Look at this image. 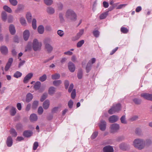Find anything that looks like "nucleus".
<instances>
[{"label":"nucleus","mask_w":152,"mask_h":152,"mask_svg":"<svg viewBox=\"0 0 152 152\" xmlns=\"http://www.w3.org/2000/svg\"><path fill=\"white\" fill-rule=\"evenodd\" d=\"M145 145V141L140 138H137L134 140L133 142V145L135 148L141 150L143 149Z\"/></svg>","instance_id":"1"},{"label":"nucleus","mask_w":152,"mask_h":152,"mask_svg":"<svg viewBox=\"0 0 152 152\" xmlns=\"http://www.w3.org/2000/svg\"><path fill=\"white\" fill-rule=\"evenodd\" d=\"M65 17L68 20L72 21H75L77 19V16L76 13L72 10L68 9L65 13Z\"/></svg>","instance_id":"2"},{"label":"nucleus","mask_w":152,"mask_h":152,"mask_svg":"<svg viewBox=\"0 0 152 152\" xmlns=\"http://www.w3.org/2000/svg\"><path fill=\"white\" fill-rule=\"evenodd\" d=\"M42 46V43L39 42L37 39H35L33 40L32 43V48L34 51L39 50Z\"/></svg>","instance_id":"3"},{"label":"nucleus","mask_w":152,"mask_h":152,"mask_svg":"<svg viewBox=\"0 0 152 152\" xmlns=\"http://www.w3.org/2000/svg\"><path fill=\"white\" fill-rule=\"evenodd\" d=\"M110 131L112 133H115L118 131L120 129L119 125L117 124H113L110 126Z\"/></svg>","instance_id":"4"},{"label":"nucleus","mask_w":152,"mask_h":152,"mask_svg":"<svg viewBox=\"0 0 152 152\" xmlns=\"http://www.w3.org/2000/svg\"><path fill=\"white\" fill-rule=\"evenodd\" d=\"M41 83L39 81L37 82L35 84L34 87L36 90H39V92H42L45 90V87H41Z\"/></svg>","instance_id":"5"},{"label":"nucleus","mask_w":152,"mask_h":152,"mask_svg":"<svg viewBox=\"0 0 152 152\" xmlns=\"http://www.w3.org/2000/svg\"><path fill=\"white\" fill-rule=\"evenodd\" d=\"M99 126L100 129L101 131H104L106 129V123L104 120H101L99 124Z\"/></svg>","instance_id":"6"},{"label":"nucleus","mask_w":152,"mask_h":152,"mask_svg":"<svg viewBox=\"0 0 152 152\" xmlns=\"http://www.w3.org/2000/svg\"><path fill=\"white\" fill-rule=\"evenodd\" d=\"M141 96L147 100L152 101V94L149 93H143L141 94Z\"/></svg>","instance_id":"7"},{"label":"nucleus","mask_w":152,"mask_h":152,"mask_svg":"<svg viewBox=\"0 0 152 152\" xmlns=\"http://www.w3.org/2000/svg\"><path fill=\"white\" fill-rule=\"evenodd\" d=\"M118 3H115L114 4V7H110L109 8V11H111L113 10L114 7H116V9H121L122 8L124 7L126 5V4H121L118 5Z\"/></svg>","instance_id":"8"},{"label":"nucleus","mask_w":152,"mask_h":152,"mask_svg":"<svg viewBox=\"0 0 152 152\" xmlns=\"http://www.w3.org/2000/svg\"><path fill=\"white\" fill-rule=\"evenodd\" d=\"M119 117L115 115L110 116L108 119L110 123H113L117 121L118 120Z\"/></svg>","instance_id":"9"},{"label":"nucleus","mask_w":152,"mask_h":152,"mask_svg":"<svg viewBox=\"0 0 152 152\" xmlns=\"http://www.w3.org/2000/svg\"><path fill=\"white\" fill-rule=\"evenodd\" d=\"M13 140L12 137L10 136H8L7 139L6 143L7 146L8 147H11L12 145Z\"/></svg>","instance_id":"10"},{"label":"nucleus","mask_w":152,"mask_h":152,"mask_svg":"<svg viewBox=\"0 0 152 152\" xmlns=\"http://www.w3.org/2000/svg\"><path fill=\"white\" fill-rule=\"evenodd\" d=\"M33 76V74L32 73H30L28 74L24 78L23 82L25 83H27L29 80L32 78Z\"/></svg>","instance_id":"11"},{"label":"nucleus","mask_w":152,"mask_h":152,"mask_svg":"<svg viewBox=\"0 0 152 152\" xmlns=\"http://www.w3.org/2000/svg\"><path fill=\"white\" fill-rule=\"evenodd\" d=\"M84 32V30L83 29L80 30L77 35L72 38V40L74 41L78 39L83 34Z\"/></svg>","instance_id":"12"},{"label":"nucleus","mask_w":152,"mask_h":152,"mask_svg":"<svg viewBox=\"0 0 152 152\" xmlns=\"http://www.w3.org/2000/svg\"><path fill=\"white\" fill-rule=\"evenodd\" d=\"M13 59L12 58H10L9 59L8 61L6 64L4 68V69L6 71H7L9 70L11 66V65L13 62Z\"/></svg>","instance_id":"13"},{"label":"nucleus","mask_w":152,"mask_h":152,"mask_svg":"<svg viewBox=\"0 0 152 152\" xmlns=\"http://www.w3.org/2000/svg\"><path fill=\"white\" fill-rule=\"evenodd\" d=\"M68 67L69 71L71 72H73L75 71V64L71 62H69L68 63Z\"/></svg>","instance_id":"14"},{"label":"nucleus","mask_w":152,"mask_h":152,"mask_svg":"<svg viewBox=\"0 0 152 152\" xmlns=\"http://www.w3.org/2000/svg\"><path fill=\"white\" fill-rule=\"evenodd\" d=\"M103 151L104 152H113V147L110 145L104 147L103 148Z\"/></svg>","instance_id":"15"},{"label":"nucleus","mask_w":152,"mask_h":152,"mask_svg":"<svg viewBox=\"0 0 152 152\" xmlns=\"http://www.w3.org/2000/svg\"><path fill=\"white\" fill-rule=\"evenodd\" d=\"M50 105V102L48 99L45 100L43 103L42 106L45 110L48 109Z\"/></svg>","instance_id":"16"},{"label":"nucleus","mask_w":152,"mask_h":152,"mask_svg":"<svg viewBox=\"0 0 152 152\" xmlns=\"http://www.w3.org/2000/svg\"><path fill=\"white\" fill-rule=\"evenodd\" d=\"M30 36V32L28 30H25L23 33V37L25 41L28 40Z\"/></svg>","instance_id":"17"},{"label":"nucleus","mask_w":152,"mask_h":152,"mask_svg":"<svg viewBox=\"0 0 152 152\" xmlns=\"http://www.w3.org/2000/svg\"><path fill=\"white\" fill-rule=\"evenodd\" d=\"M45 47L48 53H51L53 50V47L49 44L46 43L45 45Z\"/></svg>","instance_id":"18"},{"label":"nucleus","mask_w":152,"mask_h":152,"mask_svg":"<svg viewBox=\"0 0 152 152\" xmlns=\"http://www.w3.org/2000/svg\"><path fill=\"white\" fill-rule=\"evenodd\" d=\"M26 18L28 23H31L32 20V16L31 13L29 12H27L26 15Z\"/></svg>","instance_id":"19"},{"label":"nucleus","mask_w":152,"mask_h":152,"mask_svg":"<svg viewBox=\"0 0 152 152\" xmlns=\"http://www.w3.org/2000/svg\"><path fill=\"white\" fill-rule=\"evenodd\" d=\"M9 30L11 34L14 35L15 34L16 31L15 27L13 24H10V25Z\"/></svg>","instance_id":"20"},{"label":"nucleus","mask_w":152,"mask_h":152,"mask_svg":"<svg viewBox=\"0 0 152 152\" xmlns=\"http://www.w3.org/2000/svg\"><path fill=\"white\" fill-rule=\"evenodd\" d=\"M32 132L30 131H25L23 133V136L26 137H30L32 135Z\"/></svg>","instance_id":"21"},{"label":"nucleus","mask_w":152,"mask_h":152,"mask_svg":"<svg viewBox=\"0 0 152 152\" xmlns=\"http://www.w3.org/2000/svg\"><path fill=\"white\" fill-rule=\"evenodd\" d=\"M119 107L118 106V108L116 109H114V107L113 106L112 107L108 110V113L110 114H112L115 112H118L119 111Z\"/></svg>","instance_id":"22"},{"label":"nucleus","mask_w":152,"mask_h":152,"mask_svg":"<svg viewBox=\"0 0 152 152\" xmlns=\"http://www.w3.org/2000/svg\"><path fill=\"white\" fill-rule=\"evenodd\" d=\"M0 50L2 54H6L8 53V49L5 46H3L1 47Z\"/></svg>","instance_id":"23"},{"label":"nucleus","mask_w":152,"mask_h":152,"mask_svg":"<svg viewBox=\"0 0 152 152\" xmlns=\"http://www.w3.org/2000/svg\"><path fill=\"white\" fill-rule=\"evenodd\" d=\"M33 98L32 94L30 93H29L27 94L26 96V101L27 102H29L31 101Z\"/></svg>","instance_id":"24"},{"label":"nucleus","mask_w":152,"mask_h":152,"mask_svg":"<svg viewBox=\"0 0 152 152\" xmlns=\"http://www.w3.org/2000/svg\"><path fill=\"white\" fill-rule=\"evenodd\" d=\"M47 12L49 14L52 15L54 13L55 10L52 7H49L47 8Z\"/></svg>","instance_id":"25"},{"label":"nucleus","mask_w":152,"mask_h":152,"mask_svg":"<svg viewBox=\"0 0 152 152\" xmlns=\"http://www.w3.org/2000/svg\"><path fill=\"white\" fill-rule=\"evenodd\" d=\"M30 119L31 121H35L37 120V116L36 114L33 113L30 115Z\"/></svg>","instance_id":"26"},{"label":"nucleus","mask_w":152,"mask_h":152,"mask_svg":"<svg viewBox=\"0 0 152 152\" xmlns=\"http://www.w3.org/2000/svg\"><path fill=\"white\" fill-rule=\"evenodd\" d=\"M37 30L39 34H42L44 31V27L42 25L39 26L37 28Z\"/></svg>","instance_id":"27"},{"label":"nucleus","mask_w":152,"mask_h":152,"mask_svg":"<svg viewBox=\"0 0 152 152\" xmlns=\"http://www.w3.org/2000/svg\"><path fill=\"white\" fill-rule=\"evenodd\" d=\"M56 92V88L51 86L48 89V93L50 95H53Z\"/></svg>","instance_id":"28"},{"label":"nucleus","mask_w":152,"mask_h":152,"mask_svg":"<svg viewBox=\"0 0 152 152\" xmlns=\"http://www.w3.org/2000/svg\"><path fill=\"white\" fill-rule=\"evenodd\" d=\"M32 46L30 42H28L26 47L25 51H30L31 50Z\"/></svg>","instance_id":"29"},{"label":"nucleus","mask_w":152,"mask_h":152,"mask_svg":"<svg viewBox=\"0 0 152 152\" xmlns=\"http://www.w3.org/2000/svg\"><path fill=\"white\" fill-rule=\"evenodd\" d=\"M1 19L4 21H5L7 19V14L5 12H3L1 15Z\"/></svg>","instance_id":"30"},{"label":"nucleus","mask_w":152,"mask_h":152,"mask_svg":"<svg viewBox=\"0 0 152 152\" xmlns=\"http://www.w3.org/2000/svg\"><path fill=\"white\" fill-rule=\"evenodd\" d=\"M10 134L13 137H16L17 135V133L15 130L13 128L11 129L10 131Z\"/></svg>","instance_id":"31"},{"label":"nucleus","mask_w":152,"mask_h":152,"mask_svg":"<svg viewBox=\"0 0 152 152\" xmlns=\"http://www.w3.org/2000/svg\"><path fill=\"white\" fill-rule=\"evenodd\" d=\"M16 113V109L15 107H12L10 110V115L12 116H14Z\"/></svg>","instance_id":"32"},{"label":"nucleus","mask_w":152,"mask_h":152,"mask_svg":"<svg viewBox=\"0 0 152 152\" xmlns=\"http://www.w3.org/2000/svg\"><path fill=\"white\" fill-rule=\"evenodd\" d=\"M62 83V81L60 80H56L53 82V85L56 86H59Z\"/></svg>","instance_id":"33"},{"label":"nucleus","mask_w":152,"mask_h":152,"mask_svg":"<svg viewBox=\"0 0 152 152\" xmlns=\"http://www.w3.org/2000/svg\"><path fill=\"white\" fill-rule=\"evenodd\" d=\"M60 77L59 74L58 73H56L54 75H52L51 77L53 80H57L59 79Z\"/></svg>","instance_id":"34"},{"label":"nucleus","mask_w":152,"mask_h":152,"mask_svg":"<svg viewBox=\"0 0 152 152\" xmlns=\"http://www.w3.org/2000/svg\"><path fill=\"white\" fill-rule=\"evenodd\" d=\"M96 61V58H93L89 60L87 64H88V65H90L91 66H92L93 64H94Z\"/></svg>","instance_id":"35"},{"label":"nucleus","mask_w":152,"mask_h":152,"mask_svg":"<svg viewBox=\"0 0 152 152\" xmlns=\"http://www.w3.org/2000/svg\"><path fill=\"white\" fill-rule=\"evenodd\" d=\"M4 9L7 12L9 13H11L12 11L11 9L7 5H5L3 7Z\"/></svg>","instance_id":"36"},{"label":"nucleus","mask_w":152,"mask_h":152,"mask_svg":"<svg viewBox=\"0 0 152 152\" xmlns=\"http://www.w3.org/2000/svg\"><path fill=\"white\" fill-rule=\"evenodd\" d=\"M108 11L104 12L102 14L99 16V18L100 19H104L108 14Z\"/></svg>","instance_id":"37"},{"label":"nucleus","mask_w":152,"mask_h":152,"mask_svg":"<svg viewBox=\"0 0 152 152\" xmlns=\"http://www.w3.org/2000/svg\"><path fill=\"white\" fill-rule=\"evenodd\" d=\"M39 101L37 100L34 101L32 103V107L34 109L36 108L38 105Z\"/></svg>","instance_id":"38"},{"label":"nucleus","mask_w":152,"mask_h":152,"mask_svg":"<svg viewBox=\"0 0 152 152\" xmlns=\"http://www.w3.org/2000/svg\"><path fill=\"white\" fill-rule=\"evenodd\" d=\"M120 120L121 122L123 124H126L127 123L125 115L122 116L120 118Z\"/></svg>","instance_id":"39"},{"label":"nucleus","mask_w":152,"mask_h":152,"mask_svg":"<svg viewBox=\"0 0 152 152\" xmlns=\"http://www.w3.org/2000/svg\"><path fill=\"white\" fill-rule=\"evenodd\" d=\"M22 75V74L19 71L16 72L14 75V77L16 78H18L20 77Z\"/></svg>","instance_id":"40"},{"label":"nucleus","mask_w":152,"mask_h":152,"mask_svg":"<svg viewBox=\"0 0 152 152\" xmlns=\"http://www.w3.org/2000/svg\"><path fill=\"white\" fill-rule=\"evenodd\" d=\"M20 23L23 25H26V21L25 18L23 17L20 18Z\"/></svg>","instance_id":"41"},{"label":"nucleus","mask_w":152,"mask_h":152,"mask_svg":"<svg viewBox=\"0 0 152 152\" xmlns=\"http://www.w3.org/2000/svg\"><path fill=\"white\" fill-rule=\"evenodd\" d=\"M135 133L138 135H141L142 134V130L139 128H137L135 129Z\"/></svg>","instance_id":"42"},{"label":"nucleus","mask_w":152,"mask_h":152,"mask_svg":"<svg viewBox=\"0 0 152 152\" xmlns=\"http://www.w3.org/2000/svg\"><path fill=\"white\" fill-rule=\"evenodd\" d=\"M48 96L47 93H44L42 95L40 99V100L41 102H42Z\"/></svg>","instance_id":"43"},{"label":"nucleus","mask_w":152,"mask_h":152,"mask_svg":"<svg viewBox=\"0 0 152 152\" xmlns=\"http://www.w3.org/2000/svg\"><path fill=\"white\" fill-rule=\"evenodd\" d=\"M84 40H82L79 42H78L77 44V48H80L81 47L82 45L84 43Z\"/></svg>","instance_id":"44"},{"label":"nucleus","mask_w":152,"mask_h":152,"mask_svg":"<svg viewBox=\"0 0 152 152\" xmlns=\"http://www.w3.org/2000/svg\"><path fill=\"white\" fill-rule=\"evenodd\" d=\"M45 3L47 5H50L53 3V0H44Z\"/></svg>","instance_id":"45"},{"label":"nucleus","mask_w":152,"mask_h":152,"mask_svg":"<svg viewBox=\"0 0 152 152\" xmlns=\"http://www.w3.org/2000/svg\"><path fill=\"white\" fill-rule=\"evenodd\" d=\"M47 79V76L45 74L43 75L42 76H41L39 80L41 82H44Z\"/></svg>","instance_id":"46"},{"label":"nucleus","mask_w":152,"mask_h":152,"mask_svg":"<svg viewBox=\"0 0 152 152\" xmlns=\"http://www.w3.org/2000/svg\"><path fill=\"white\" fill-rule=\"evenodd\" d=\"M120 148L123 150H125L126 149L127 145L124 143H122L120 145Z\"/></svg>","instance_id":"47"},{"label":"nucleus","mask_w":152,"mask_h":152,"mask_svg":"<svg viewBox=\"0 0 152 152\" xmlns=\"http://www.w3.org/2000/svg\"><path fill=\"white\" fill-rule=\"evenodd\" d=\"M32 26L33 28L35 29L37 28L36 20L35 19H33L32 21Z\"/></svg>","instance_id":"48"},{"label":"nucleus","mask_w":152,"mask_h":152,"mask_svg":"<svg viewBox=\"0 0 152 152\" xmlns=\"http://www.w3.org/2000/svg\"><path fill=\"white\" fill-rule=\"evenodd\" d=\"M23 7L22 6H18L17 9L15 10V12L16 13H18L20 11L23 10Z\"/></svg>","instance_id":"49"},{"label":"nucleus","mask_w":152,"mask_h":152,"mask_svg":"<svg viewBox=\"0 0 152 152\" xmlns=\"http://www.w3.org/2000/svg\"><path fill=\"white\" fill-rule=\"evenodd\" d=\"M63 5L61 2H59L57 4V7L60 10H61L63 8Z\"/></svg>","instance_id":"50"},{"label":"nucleus","mask_w":152,"mask_h":152,"mask_svg":"<svg viewBox=\"0 0 152 152\" xmlns=\"http://www.w3.org/2000/svg\"><path fill=\"white\" fill-rule=\"evenodd\" d=\"M10 4L14 6H16L18 4L17 0H9Z\"/></svg>","instance_id":"51"},{"label":"nucleus","mask_w":152,"mask_h":152,"mask_svg":"<svg viewBox=\"0 0 152 152\" xmlns=\"http://www.w3.org/2000/svg\"><path fill=\"white\" fill-rule=\"evenodd\" d=\"M98 132H94L91 136V138L92 139H95L98 135Z\"/></svg>","instance_id":"52"},{"label":"nucleus","mask_w":152,"mask_h":152,"mask_svg":"<svg viewBox=\"0 0 152 152\" xmlns=\"http://www.w3.org/2000/svg\"><path fill=\"white\" fill-rule=\"evenodd\" d=\"M82 75L83 72L82 70L81 69H80L79 71L77 74L78 78L79 79H81L82 77Z\"/></svg>","instance_id":"53"},{"label":"nucleus","mask_w":152,"mask_h":152,"mask_svg":"<svg viewBox=\"0 0 152 152\" xmlns=\"http://www.w3.org/2000/svg\"><path fill=\"white\" fill-rule=\"evenodd\" d=\"M43 112V109L42 106L39 107L38 109V113L39 115H41Z\"/></svg>","instance_id":"54"},{"label":"nucleus","mask_w":152,"mask_h":152,"mask_svg":"<svg viewBox=\"0 0 152 152\" xmlns=\"http://www.w3.org/2000/svg\"><path fill=\"white\" fill-rule=\"evenodd\" d=\"M133 101L136 104H139L141 102V100L137 98H135L133 99Z\"/></svg>","instance_id":"55"},{"label":"nucleus","mask_w":152,"mask_h":152,"mask_svg":"<svg viewBox=\"0 0 152 152\" xmlns=\"http://www.w3.org/2000/svg\"><path fill=\"white\" fill-rule=\"evenodd\" d=\"M121 31L124 34L127 33L128 31V30L126 28L122 27L121 29Z\"/></svg>","instance_id":"56"},{"label":"nucleus","mask_w":152,"mask_h":152,"mask_svg":"<svg viewBox=\"0 0 152 152\" xmlns=\"http://www.w3.org/2000/svg\"><path fill=\"white\" fill-rule=\"evenodd\" d=\"M57 34L60 37H63L64 34V32L63 31L59 30L57 31Z\"/></svg>","instance_id":"57"},{"label":"nucleus","mask_w":152,"mask_h":152,"mask_svg":"<svg viewBox=\"0 0 152 152\" xmlns=\"http://www.w3.org/2000/svg\"><path fill=\"white\" fill-rule=\"evenodd\" d=\"M59 107H55L52 110V112L53 113H56L58 110Z\"/></svg>","instance_id":"58"},{"label":"nucleus","mask_w":152,"mask_h":152,"mask_svg":"<svg viewBox=\"0 0 152 152\" xmlns=\"http://www.w3.org/2000/svg\"><path fill=\"white\" fill-rule=\"evenodd\" d=\"M92 66H91L88 65V64H87L86 68V70L87 72L88 73L89 72L91 69Z\"/></svg>","instance_id":"59"},{"label":"nucleus","mask_w":152,"mask_h":152,"mask_svg":"<svg viewBox=\"0 0 152 152\" xmlns=\"http://www.w3.org/2000/svg\"><path fill=\"white\" fill-rule=\"evenodd\" d=\"M73 104V101L71 100H70L69 101V102H68V105L69 106V107L70 108H72V107Z\"/></svg>","instance_id":"60"},{"label":"nucleus","mask_w":152,"mask_h":152,"mask_svg":"<svg viewBox=\"0 0 152 152\" xmlns=\"http://www.w3.org/2000/svg\"><path fill=\"white\" fill-rule=\"evenodd\" d=\"M64 84L65 88L67 89L69 85V81L68 80H66L64 82Z\"/></svg>","instance_id":"61"},{"label":"nucleus","mask_w":152,"mask_h":152,"mask_svg":"<svg viewBox=\"0 0 152 152\" xmlns=\"http://www.w3.org/2000/svg\"><path fill=\"white\" fill-rule=\"evenodd\" d=\"M76 96V92L75 89L72 90L71 94V96L72 99H74Z\"/></svg>","instance_id":"62"},{"label":"nucleus","mask_w":152,"mask_h":152,"mask_svg":"<svg viewBox=\"0 0 152 152\" xmlns=\"http://www.w3.org/2000/svg\"><path fill=\"white\" fill-rule=\"evenodd\" d=\"M22 125L20 123L17 124L16 126V128L18 130H20L22 128Z\"/></svg>","instance_id":"63"},{"label":"nucleus","mask_w":152,"mask_h":152,"mask_svg":"<svg viewBox=\"0 0 152 152\" xmlns=\"http://www.w3.org/2000/svg\"><path fill=\"white\" fill-rule=\"evenodd\" d=\"M38 146V143L37 142H35L33 145V149L34 150H35Z\"/></svg>","instance_id":"64"}]
</instances>
